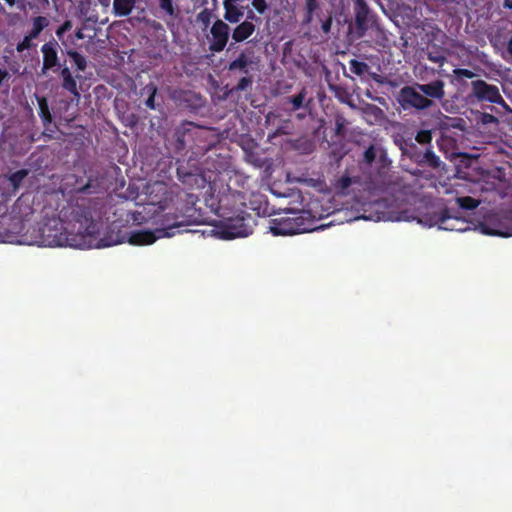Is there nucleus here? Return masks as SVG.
<instances>
[{"label": "nucleus", "mask_w": 512, "mask_h": 512, "mask_svg": "<svg viewBox=\"0 0 512 512\" xmlns=\"http://www.w3.org/2000/svg\"><path fill=\"white\" fill-rule=\"evenodd\" d=\"M453 75H454V78L455 80L458 82V83H462L463 79L464 78H467V79H472L476 76V74L469 70V69H464V68H456L453 70Z\"/></svg>", "instance_id": "obj_33"}, {"label": "nucleus", "mask_w": 512, "mask_h": 512, "mask_svg": "<svg viewBox=\"0 0 512 512\" xmlns=\"http://www.w3.org/2000/svg\"><path fill=\"white\" fill-rule=\"evenodd\" d=\"M9 6H13L16 3V0H4Z\"/></svg>", "instance_id": "obj_51"}, {"label": "nucleus", "mask_w": 512, "mask_h": 512, "mask_svg": "<svg viewBox=\"0 0 512 512\" xmlns=\"http://www.w3.org/2000/svg\"><path fill=\"white\" fill-rule=\"evenodd\" d=\"M252 64V61L247 54V51H241L239 55L228 64V71L236 72L239 71L243 74L249 73V66Z\"/></svg>", "instance_id": "obj_17"}, {"label": "nucleus", "mask_w": 512, "mask_h": 512, "mask_svg": "<svg viewBox=\"0 0 512 512\" xmlns=\"http://www.w3.org/2000/svg\"><path fill=\"white\" fill-rule=\"evenodd\" d=\"M504 6L512 9V0H505Z\"/></svg>", "instance_id": "obj_50"}, {"label": "nucleus", "mask_w": 512, "mask_h": 512, "mask_svg": "<svg viewBox=\"0 0 512 512\" xmlns=\"http://www.w3.org/2000/svg\"><path fill=\"white\" fill-rule=\"evenodd\" d=\"M38 102V113L44 124L51 123L52 115L49 109V104L44 96L36 95Z\"/></svg>", "instance_id": "obj_22"}, {"label": "nucleus", "mask_w": 512, "mask_h": 512, "mask_svg": "<svg viewBox=\"0 0 512 512\" xmlns=\"http://www.w3.org/2000/svg\"><path fill=\"white\" fill-rule=\"evenodd\" d=\"M198 126L193 122L186 121L175 130L176 148L183 150L190 142H193Z\"/></svg>", "instance_id": "obj_12"}, {"label": "nucleus", "mask_w": 512, "mask_h": 512, "mask_svg": "<svg viewBox=\"0 0 512 512\" xmlns=\"http://www.w3.org/2000/svg\"><path fill=\"white\" fill-rule=\"evenodd\" d=\"M319 9V0H305L304 10H311L317 12Z\"/></svg>", "instance_id": "obj_43"}, {"label": "nucleus", "mask_w": 512, "mask_h": 512, "mask_svg": "<svg viewBox=\"0 0 512 512\" xmlns=\"http://www.w3.org/2000/svg\"><path fill=\"white\" fill-rule=\"evenodd\" d=\"M412 141L413 139L411 137L406 138L402 134L393 135V142L401 150L402 155L405 154Z\"/></svg>", "instance_id": "obj_31"}, {"label": "nucleus", "mask_w": 512, "mask_h": 512, "mask_svg": "<svg viewBox=\"0 0 512 512\" xmlns=\"http://www.w3.org/2000/svg\"><path fill=\"white\" fill-rule=\"evenodd\" d=\"M66 54L78 71H84L87 68V60L81 53L76 50H67Z\"/></svg>", "instance_id": "obj_25"}, {"label": "nucleus", "mask_w": 512, "mask_h": 512, "mask_svg": "<svg viewBox=\"0 0 512 512\" xmlns=\"http://www.w3.org/2000/svg\"><path fill=\"white\" fill-rule=\"evenodd\" d=\"M158 6L160 12L163 13L161 15V18H165V16H169L172 19H175L178 17V9L174 5L173 0H158Z\"/></svg>", "instance_id": "obj_23"}, {"label": "nucleus", "mask_w": 512, "mask_h": 512, "mask_svg": "<svg viewBox=\"0 0 512 512\" xmlns=\"http://www.w3.org/2000/svg\"><path fill=\"white\" fill-rule=\"evenodd\" d=\"M180 222H175L171 225H168L166 228L162 230H157L159 235L156 236L154 232L151 231H138L134 232L130 237V243L134 245H150L153 244L157 238L167 236L170 237L174 234L171 230L174 228L180 227Z\"/></svg>", "instance_id": "obj_10"}, {"label": "nucleus", "mask_w": 512, "mask_h": 512, "mask_svg": "<svg viewBox=\"0 0 512 512\" xmlns=\"http://www.w3.org/2000/svg\"><path fill=\"white\" fill-rule=\"evenodd\" d=\"M109 0H100L101 4L107 5Z\"/></svg>", "instance_id": "obj_54"}, {"label": "nucleus", "mask_w": 512, "mask_h": 512, "mask_svg": "<svg viewBox=\"0 0 512 512\" xmlns=\"http://www.w3.org/2000/svg\"><path fill=\"white\" fill-rule=\"evenodd\" d=\"M60 76L62 79V88L68 91L75 98H80L76 78L72 75L71 70L65 64L60 70Z\"/></svg>", "instance_id": "obj_16"}, {"label": "nucleus", "mask_w": 512, "mask_h": 512, "mask_svg": "<svg viewBox=\"0 0 512 512\" xmlns=\"http://www.w3.org/2000/svg\"><path fill=\"white\" fill-rule=\"evenodd\" d=\"M486 117L490 118V121H496L497 120L493 115L487 114Z\"/></svg>", "instance_id": "obj_52"}, {"label": "nucleus", "mask_w": 512, "mask_h": 512, "mask_svg": "<svg viewBox=\"0 0 512 512\" xmlns=\"http://www.w3.org/2000/svg\"><path fill=\"white\" fill-rule=\"evenodd\" d=\"M109 185L110 180L104 169H89L86 183H78L75 191L82 194H99L107 191Z\"/></svg>", "instance_id": "obj_5"}, {"label": "nucleus", "mask_w": 512, "mask_h": 512, "mask_svg": "<svg viewBox=\"0 0 512 512\" xmlns=\"http://www.w3.org/2000/svg\"><path fill=\"white\" fill-rule=\"evenodd\" d=\"M422 152L423 151L416 145V143L412 141L404 155L409 157L414 163H417Z\"/></svg>", "instance_id": "obj_35"}, {"label": "nucleus", "mask_w": 512, "mask_h": 512, "mask_svg": "<svg viewBox=\"0 0 512 512\" xmlns=\"http://www.w3.org/2000/svg\"><path fill=\"white\" fill-rule=\"evenodd\" d=\"M272 220L270 230L275 236L301 234L313 230V222L305 218L304 213H292Z\"/></svg>", "instance_id": "obj_3"}, {"label": "nucleus", "mask_w": 512, "mask_h": 512, "mask_svg": "<svg viewBox=\"0 0 512 512\" xmlns=\"http://www.w3.org/2000/svg\"><path fill=\"white\" fill-rule=\"evenodd\" d=\"M342 129H343V124L339 120H337L336 121V132H337V134H340L342 132Z\"/></svg>", "instance_id": "obj_47"}, {"label": "nucleus", "mask_w": 512, "mask_h": 512, "mask_svg": "<svg viewBox=\"0 0 512 512\" xmlns=\"http://www.w3.org/2000/svg\"><path fill=\"white\" fill-rule=\"evenodd\" d=\"M318 18L321 22V31L326 35L329 34L331 31L332 24H333V17L331 15V13H329L324 18H321V17H318Z\"/></svg>", "instance_id": "obj_38"}, {"label": "nucleus", "mask_w": 512, "mask_h": 512, "mask_svg": "<svg viewBox=\"0 0 512 512\" xmlns=\"http://www.w3.org/2000/svg\"><path fill=\"white\" fill-rule=\"evenodd\" d=\"M472 95L479 101L502 104L504 100L497 86L488 84L484 80H475L471 83Z\"/></svg>", "instance_id": "obj_9"}, {"label": "nucleus", "mask_w": 512, "mask_h": 512, "mask_svg": "<svg viewBox=\"0 0 512 512\" xmlns=\"http://www.w3.org/2000/svg\"><path fill=\"white\" fill-rule=\"evenodd\" d=\"M1 242H6L7 240L6 239H0Z\"/></svg>", "instance_id": "obj_56"}, {"label": "nucleus", "mask_w": 512, "mask_h": 512, "mask_svg": "<svg viewBox=\"0 0 512 512\" xmlns=\"http://www.w3.org/2000/svg\"><path fill=\"white\" fill-rule=\"evenodd\" d=\"M463 224L459 218L450 216L447 209L440 214H433L430 219V225H438L440 229L448 231H464Z\"/></svg>", "instance_id": "obj_11"}, {"label": "nucleus", "mask_w": 512, "mask_h": 512, "mask_svg": "<svg viewBox=\"0 0 512 512\" xmlns=\"http://www.w3.org/2000/svg\"><path fill=\"white\" fill-rule=\"evenodd\" d=\"M315 16L319 17L317 12L311 10H304V18L302 20V25L305 26L311 24Z\"/></svg>", "instance_id": "obj_41"}, {"label": "nucleus", "mask_w": 512, "mask_h": 512, "mask_svg": "<svg viewBox=\"0 0 512 512\" xmlns=\"http://www.w3.org/2000/svg\"><path fill=\"white\" fill-rule=\"evenodd\" d=\"M428 59L434 63H438L440 65H442L445 61H446V58L445 56L443 55H432L431 53L428 54Z\"/></svg>", "instance_id": "obj_45"}, {"label": "nucleus", "mask_w": 512, "mask_h": 512, "mask_svg": "<svg viewBox=\"0 0 512 512\" xmlns=\"http://www.w3.org/2000/svg\"><path fill=\"white\" fill-rule=\"evenodd\" d=\"M415 141L421 145L431 146L432 132L431 130H420L415 136Z\"/></svg>", "instance_id": "obj_34"}, {"label": "nucleus", "mask_w": 512, "mask_h": 512, "mask_svg": "<svg viewBox=\"0 0 512 512\" xmlns=\"http://www.w3.org/2000/svg\"><path fill=\"white\" fill-rule=\"evenodd\" d=\"M212 17V11L208 8H205L197 14V21L206 28L210 25Z\"/></svg>", "instance_id": "obj_36"}, {"label": "nucleus", "mask_w": 512, "mask_h": 512, "mask_svg": "<svg viewBox=\"0 0 512 512\" xmlns=\"http://www.w3.org/2000/svg\"><path fill=\"white\" fill-rule=\"evenodd\" d=\"M353 2H354V5H355V4H359V3L365 2V0H353Z\"/></svg>", "instance_id": "obj_53"}, {"label": "nucleus", "mask_w": 512, "mask_h": 512, "mask_svg": "<svg viewBox=\"0 0 512 512\" xmlns=\"http://www.w3.org/2000/svg\"><path fill=\"white\" fill-rule=\"evenodd\" d=\"M252 6L259 14H264L268 9L266 0H252Z\"/></svg>", "instance_id": "obj_40"}, {"label": "nucleus", "mask_w": 512, "mask_h": 512, "mask_svg": "<svg viewBox=\"0 0 512 512\" xmlns=\"http://www.w3.org/2000/svg\"><path fill=\"white\" fill-rule=\"evenodd\" d=\"M456 202H457L458 206L464 210H474L480 204L479 200H477L471 196L457 197Z\"/></svg>", "instance_id": "obj_28"}, {"label": "nucleus", "mask_w": 512, "mask_h": 512, "mask_svg": "<svg viewBox=\"0 0 512 512\" xmlns=\"http://www.w3.org/2000/svg\"><path fill=\"white\" fill-rule=\"evenodd\" d=\"M33 40L34 38H31L30 35H25L23 40L16 45V51L22 53L25 50L31 49L34 46Z\"/></svg>", "instance_id": "obj_37"}, {"label": "nucleus", "mask_w": 512, "mask_h": 512, "mask_svg": "<svg viewBox=\"0 0 512 512\" xmlns=\"http://www.w3.org/2000/svg\"><path fill=\"white\" fill-rule=\"evenodd\" d=\"M137 0H113V13L118 17L128 16L136 5Z\"/></svg>", "instance_id": "obj_20"}, {"label": "nucleus", "mask_w": 512, "mask_h": 512, "mask_svg": "<svg viewBox=\"0 0 512 512\" xmlns=\"http://www.w3.org/2000/svg\"><path fill=\"white\" fill-rule=\"evenodd\" d=\"M71 27V21H64V23L56 30V35L58 36V38H61L67 31L71 29Z\"/></svg>", "instance_id": "obj_42"}, {"label": "nucleus", "mask_w": 512, "mask_h": 512, "mask_svg": "<svg viewBox=\"0 0 512 512\" xmlns=\"http://www.w3.org/2000/svg\"><path fill=\"white\" fill-rule=\"evenodd\" d=\"M230 35V26L223 20L217 19L210 28L209 50L212 53L222 52Z\"/></svg>", "instance_id": "obj_6"}, {"label": "nucleus", "mask_w": 512, "mask_h": 512, "mask_svg": "<svg viewBox=\"0 0 512 512\" xmlns=\"http://www.w3.org/2000/svg\"><path fill=\"white\" fill-rule=\"evenodd\" d=\"M352 184V180L349 176H342L337 181V186L341 189H347Z\"/></svg>", "instance_id": "obj_44"}, {"label": "nucleus", "mask_w": 512, "mask_h": 512, "mask_svg": "<svg viewBox=\"0 0 512 512\" xmlns=\"http://www.w3.org/2000/svg\"><path fill=\"white\" fill-rule=\"evenodd\" d=\"M507 52L511 55L512 57V36L511 38L509 39L508 43H507Z\"/></svg>", "instance_id": "obj_48"}, {"label": "nucleus", "mask_w": 512, "mask_h": 512, "mask_svg": "<svg viewBox=\"0 0 512 512\" xmlns=\"http://www.w3.org/2000/svg\"><path fill=\"white\" fill-rule=\"evenodd\" d=\"M75 36L77 39H83L84 38V35L82 33V30L79 29L76 33H75Z\"/></svg>", "instance_id": "obj_49"}, {"label": "nucleus", "mask_w": 512, "mask_h": 512, "mask_svg": "<svg viewBox=\"0 0 512 512\" xmlns=\"http://www.w3.org/2000/svg\"><path fill=\"white\" fill-rule=\"evenodd\" d=\"M363 159L365 163L371 165L376 159V149L373 145H370L365 151L363 155Z\"/></svg>", "instance_id": "obj_39"}, {"label": "nucleus", "mask_w": 512, "mask_h": 512, "mask_svg": "<svg viewBox=\"0 0 512 512\" xmlns=\"http://www.w3.org/2000/svg\"><path fill=\"white\" fill-rule=\"evenodd\" d=\"M58 42L52 38L48 42L44 43L41 47V52L43 56L41 74L45 75L49 71L57 72L61 70L64 66L60 63V59L58 56Z\"/></svg>", "instance_id": "obj_7"}, {"label": "nucleus", "mask_w": 512, "mask_h": 512, "mask_svg": "<svg viewBox=\"0 0 512 512\" xmlns=\"http://www.w3.org/2000/svg\"><path fill=\"white\" fill-rule=\"evenodd\" d=\"M245 20L252 21V23H254V22L259 21L260 18L255 15L253 10H248Z\"/></svg>", "instance_id": "obj_46"}, {"label": "nucleus", "mask_w": 512, "mask_h": 512, "mask_svg": "<svg viewBox=\"0 0 512 512\" xmlns=\"http://www.w3.org/2000/svg\"><path fill=\"white\" fill-rule=\"evenodd\" d=\"M27 169H20L8 176V180L14 191H17L21 186L23 180L28 176Z\"/></svg>", "instance_id": "obj_26"}, {"label": "nucleus", "mask_w": 512, "mask_h": 512, "mask_svg": "<svg viewBox=\"0 0 512 512\" xmlns=\"http://www.w3.org/2000/svg\"><path fill=\"white\" fill-rule=\"evenodd\" d=\"M416 164L437 169L440 167L441 161L440 158L434 153L432 146H428L426 147L425 151L421 153Z\"/></svg>", "instance_id": "obj_19"}, {"label": "nucleus", "mask_w": 512, "mask_h": 512, "mask_svg": "<svg viewBox=\"0 0 512 512\" xmlns=\"http://www.w3.org/2000/svg\"><path fill=\"white\" fill-rule=\"evenodd\" d=\"M253 84V77L249 76L248 74H245L240 80L238 81L237 85L234 86L229 93L233 92H241L246 91L249 87H251Z\"/></svg>", "instance_id": "obj_32"}, {"label": "nucleus", "mask_w": 512, "mask_h": 512, "mask_svg": "<svg viewBox=\"0 0 512 512\" xmlns=\"http://www.w3.org/2000/svg\"><path fill=\"white\" fill-rule=\"evenodd\" d=\"M97 199L77 198L69 201L59 213V220L46 223L41 229L42 242L46 246L90 247L99 233L100 218Z\"/></svg>", "instance_id": "obj_1"}, {"label": "nucleus", "mask_w": 512, "mask_h": 512, "mask_svg": "<svg viewBox=\"0 0 512 512\" xmlns=\"http://www.w3.org/2000/svg\"><path fill=\"white\" fill-rule=\"evenodd\" d=\"M397 102L403 110L423 111L435 105L434 101L422 95L416 83L406 85L400 89Z\"/></svg>", "instance_id": "obj_4"}, {"label": "nucleus", "mask_w": 512, "mask_h": 512, "mask_svg": "<svg viewBox=\"0 0 512 512\" xmlns=\"http://www.w3.org/2000/svg\"><path fill=\"white\" fill-rule=\"evenodd\" d=\"M306 88H302L301 91L293 96H288L283 99V105L289 112H295L303 107L304 100L306 98Z\"/></svg>", "instance_id": "obj_18"}, {"label": "nucleus", "mask_w": 512, "mask_h": 512, "mask_svg": "<svg viewBox=\"0 0 512 512\" xmlns=\"http://www.w3.org/2000/svg\"><path fill=\"white\" fill-rule=\"evenodd\" d=\"M481 231L485 235H491V236L509 237L512 235V231H510L509 229L502 230V229L492 228L489 224H486V223L481 225Z\"/></svg>", "instance_id": "obj_30"}, {"label": "nucleus", "mask_w": 512, "mask_h": 512, "mask_svg": "<svg viewBox=\"0 0 512 512\" xmlns=\"http://www.w3.org/2000/svg\"><path fill=\"white\" fill-rule=\"evenodd\" d=\"M239 199V193L223 195L215 209V213L225 221L222 234L226 239L246 237L253 232L255 220L250 213L243 209L245 207L243 202H240L241 208L236 207Z\"/></svg>", "instance_id": "obj_2"}, {"label": "nucleus", "mask_w": 512, "mask_h": 512, "mask_svg": "<svg viewBox=\"0 0 512 512\" xmlns=\"http://www.w3.org/2000/svg\"><path fill=\"white\" fill-rule=\"evenodd\" d=\"M238 25L232 30V40L235 43H241L253 35L256 26L252 21L244 20L237 23Z\"/></svg>", "instance_id": "obj_15"}, {"label": "nucleus", "mask_w": 512, "mask_h": 512, "mask_svg": "<svg viewBox=\"0 0 512 512\" xmlns=\"http://www.w3.org/2000/svg\"><path fill=\"white\" fill-rule=\"evenodd\" d=\"M178 180L187 186L193 187L194 185H198L199 180L203 181V178L200 177V174L186 171L183 168L177 169Z\"/></svg>", "instance_id": "obj_21"}, {"label": "nucleus", "mask_w": 512, "mask_h": 512, "mask_svg": "<svg viewBox=\"0 0 512 512\" xmlns=\"http://www.w3.org/2000/svg\"><path fill=\"white\" fill-rule=\"evenodd\" d=\"M239 2L233 0H224L223 8L224 15L223 18L226 23L236 24L239 23L240 20L244 16V6H240Z\"/></svg>", "instance_id": "obj_14"}, {"label": "nucleus", "mask_w": 512, "mask_h": 512, "mask_svg": "<svg viewBox=\"0 0 512 512\" xmlns=\"http://www.w3.org/2000/svg\"><path fill=\"white\" fill-rule=\"evenodd\" d=\"M416 85L421 91L422 95L431 100H442L445 96V83L440 79L426 84L416 83Z\"/></svg>", "instance_id": "obj_13"}, {"label": "nucleus", "mask_w": 512, "mask_h": 512, "mask_svg": "<svg viewBox=\"0 0 512 512\" xmlns=\"http://www.w3.org/2000/svg\"><path fill=\"white\" fill-rule=\"evenodd\" d=\"M48 25L49 20L45 16H37L33 18L32 29L28 32V35L36 39Z\"/></svg>", "instance_id": "obj_24"}, {"label": "nucleus", "mask_w": 512, "mask_h": 512, "mask_svg": "<svg viewBox=\"0 0 512 512\" xmlns=\"http://www.w3.org/2000/svg\"><path fill=\"white\" fill-rule=\"evenodd\" d=\"M143 91L148 94V98L145 101L146 107L151 110H154L156 108L155 96L158 91L157 86L153 82H150L143 88Z\"/></svg>", "instance_id": "obj_27"}, {"label": "nucleus", "mask_w": 512, "mask_h": 512, "mask_svg": "<svg viewBox=\"0 0 512 512\" xmlns=\"http://www.w3.org/2000/svg\"><path fill=\"white\" fill-rule=\"evenodd\" d=\"M109 0H100L101 4L107 5Z\"/></svg>", "instance_id": "obj_55"}, {"label": "nucleus", "mask_w": 512, "mask_h": 512, "mask_svg": "<svg viewBox=\"0 0 512 512\" xmlns=\"http://www.w3.org/2000/svg\"><path fill=\"white\" fill-rule=\"evenodd\" d=\"M355 28L359 38L363 37L369 28L377 26L376 16L371 13L365 2L354 5Z\"/></svg>", "instance_id": "obj_8"}, {"label": "nucleus", "mask_w": 512, "mask_h": 512, "mask_svg": "<svg viewBox=\"0 0 512 512\" xmlns=\"http://www.w3.org/2000/svg\"><path fill=\"white\" fill-rule=\"evenodd\" d=\"M349 69L353 74L357 76H363L365 73L368 72L369 65L366 62L351 59L349 61Z\"/></svg>", "instance_id": "obj_29"}]
</instances>
